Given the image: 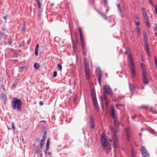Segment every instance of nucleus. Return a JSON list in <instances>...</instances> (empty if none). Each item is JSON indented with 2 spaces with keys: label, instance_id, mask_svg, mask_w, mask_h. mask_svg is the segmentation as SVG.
<instances>
[{
  "label": "nucleus",
  "instance_id": "nucleus-1",
  "mask_svg": "<svg viewBox=\"0 0 157 157\" xmlns=\"http://www.w3.org/2000/svg\"><path fill=\"white\" fill-rule=\"evenodd\" d=\"M11 105L13 110H16L17 111H21L22 109V103L20 99L14 98L11 102Z\"/></svg>",
  "mask_w": 157,
  "mask_h": 157
},
{
  "label": "nucleus",
  "instance_id": "nucleus-2",
  "mask_svg": "<svg viewBox=\"0 0 157 157\" xmlns=\"http://www.w3.org/2000/svg\"><path fill=\"white\" fill-rule=\"evenodd\" d=\"M101 142L102 146L106 152L109 151L111 150L110 145L108 144L107 139L105 136H103V135H102Z\"/></svg>",
  "mask_w": 157,
  "mask_h": 157
},
{
  "label": "nucleus",
  "instance_id": "nucleus-3",
  "mask_svg": "<svg viewBox=\"0 0 157 157\" xmlns=\"http://www.w3.org/2000/svg\"><path fill=\"white\" fill-rule=\"evenodd\" d=\"M109 128L113 132V135L112 136V137L113 140V143L114 146V148H117V132H117L116 131V128L114 129V128L112 126H111Z\"/></svg>",
  "mask_w": 157,
  "mask_h": 157
},
{
  "label": "nucleus",
  "instance_id": "nucleus-4",
  "mask_svg": "<svg viewBox=\"0 0 157 157\" xmlns=\"http://www.w3.org/2000/svg\"><path fill=\"white\" fill-rule=\"evenodd\" d=\"M103 90L105 94L109 95L111 97L113 95V91L109 86L106 85L104 86Z\"/></svg>",
  "mask_w": 157,
  "mask_h": 157
},
{
  "label": "nucleus",
  "instance_id": "nucleus-5",
  "mask_svg": "<svg viewBox=\"0 0 157 157\" xmlns=\"http://www.w3.org/2000/svg\"><path fill=\"white\" fill-rule=\"evenodd\" d=\"M91 94L95 109L96 110H98V105L97 101L96 94L94 92L92 91H91Z\"/></svg>",
  "mask_w": 157,
  "mask_h": 157
},
{
  "label": "nucleus",
  "instance_id": "nucleus-6",
  "mask_svg": "<svg viewBox=\"0 0 157 157\" xmlns=\"http://www.w3.org/2000/svg\"><path fill=\"white\" fill-rule=\"evenodd\" d=\"M79 31L80 33V40L81 41V43L82 47V50L83 52L85 48V45L84 43V40L83 38V36L82 29L81 28H79Z\"/></svg>",
  "mask_w": 157,
  "mask_h": 157
},
{
  "label": "nucleus",
  "instance_id": "nucleus-7",
  "mask_svg": "<svg viewBox=\"0 0 157 157\" xmlns=\"http://www.w3.org/2000/svg\"><path fill=\"white\" fill-rule=\"evenodd\" d=\"M140 150L142 152L143 157H149V153L144 146H142Z\"/></svg>",
  "mask_w": 157,
  "mask_h": 157
},
{
  "label": "nucleus",
  "instance_id": "nucleus-8",
  "mask_svg": "<svg viewBox=\"0 0 157 157\" xmlns=\"http://www.w3.org/2000/svg\"><path fill=\"white\" fill-rule=\"evenodd\" d=\"M96 71L98 72L97 74V77L98 78V81L99 84L101 82V70L99 67H98L96 69Z\"/></svg>",
  "mask_w": 157,
  "mask_h": 157
},
{
  "label": "nucleus",
  "instance_id": "nucleus-9",
  "mask_svg": "<svg viewBox=\"0 0 157 157\" xmlns=\"http://www.w3.org/2000/svg\"><path fill=\"white\" fill-rule=\"evenodd\" d=\"M110 113L111 114V116L113 119L117 118V116L115 114V109L112 105L111 106Z\"/></svg>",
  "mask_w": 157,
  "mask_h": 157
},
{
  "label": "nucleus",
  "instance_id": "nucleus-10",
  "mask_svg": "<svg viewBox=\"0 0 157 157\" xmlns=\"http://www.w3.org/2000/svg\"><path fill=\"white\" fill-rule=\"evenodd\" d=\"M125 131L126 133V139L128 141H129L130 138V131L129 127L128 126H127L125 128Z\"/></svg>",
  "mask_w": 157,
  "mask_h": 157
},
{
  "label": "nucleus",
  "instance_id": "nucleus-11",
  "mask_svg": "<svg viewBox=\"0 0 157 157\" xmlns=\"http://www.w3.org/2000/svg\"><path fill=\"white\" fill-rule=\"evenodd\" d=\"M128 58H129V61L130 64L131 66L130 68H135V66L134 64V62L133 61V59L130 54H129L128 55Z\"/></svg>",
  "mask_w": 157,
  "mask_h": 157
},
{
  "label": "nucleus",
  "instance_id": "nucleus-12",
  "mask_svg": "<svg viewBox=\"0 0 157 157\" xmlns=\"http://www.w3.org/2000/svg\"><path fill=\"white\" fill-rule=\"evenodd\" d=\"M143 82L144 84L147 85L148 84L149 81L147 78V73L142 74Z\"/></svg>",
  "mask_w": 157,
  "mask_h": 157
},
{
  "label": "nucleus",
  "instance_id": "nucleus-13",
  "mask_svg": "<svg viewBox=\"0 0 157 157\" xmlns=\"http://www.w3.org/2000/svg\"><path fill=\"white\" fill-rule=\"evenodd\" d=\"M118 120L117 118L114 119L113 123L116 128V130L117 132H118V127L119 126V124L117 122Z\"/></svg>",
  "mask_w": 157,
  "mask_h": 157
},
{
  "label": "nucleus",
  "instance_id": "nucleus-14",
  "mask_svg": "<svg viewBox=\"0 0 157 157\" xmlns=\"http://www.w3.org/2000/svg\"><path fill=\"white\" fill-rule=\"evenodd\" d=\"M85 73L86 74V79L89 80L90 77V71L89 68H85Z\"/></svg>",
  "mask_w": 157,
  "mask_h": 157
},
{
  "label": "nucleus",
  "instance_id": "nucleus-15",
  "mask_svg": "<svg viewBox=\"0 0 157 157\" xmlns=\"http://www.w3.org/2000/svg\"><path fill=\"white\" fill-rule=\"evenodd\" d=\"M135 69V68H130L131 73L133 78H135L136 75V73Z\"/></svg>",
  "mask_w": 157,
  "mask_h": 157
},
{
  "label": "nucleus",
  "instance_id": "nucleus-16",
  "mask_svg": "<svg viewBox=\"0 0 157 157\" xmlns=\"http://www.w3.org/2000/svg\"><path fill=\"white\" fill-rule=\"evenodd\" d=\"M140 66L142 70V74L146 73L145 65L143 63H140Z\"/></svg>",
  "mask_w": 157,
  "mask_h": 157
},
{
  "label": "nucleus",
  "instance_id": "nucleus-17",
  "mask_svg": "<svg viewBox=\"0 0 157 157\" xmlns=\"http://www.w3.org/2000/svg\"><path fill=\"white\" fill-rule=\"evenodd\" d=\"M143 15L144 17V18L146 20H148V17L146 11L144 10V8H142Z\"/></svg>",
  "mask_w": 157,
  "mask_h": 157
},
{
  "label": "nucleus",
  "instance_id": "nucleus-18",
  "mask_svg": "<svg viewBox=\"0 0 157 157\" xmlns=\"http://www.w3.org/2000/svg\"><path fill=\"white\" fill-rule=\"evenodd\" d=\"M90 126L91 129H93L94 128V119L93 117H91L90 118Z\"/></svg>",
  "mask_w": 157,
  "mask_h": 157
},
{
  "label": "nucleus",
  "instance_id": "nucleus-19",
  "mask_svg": "<svg viewBox=\"0 0 157 157\" xmlns=\"http://www.w3.org/2000/svg\"><path fill=\"white\" fill-rule=\"evenodd\" d=\"M103 5L105 7H107V9L106 10V12H107L109 11V8L108 6V3L107 0H104Z\"/></svg>",
  "mask_w": 157,
  "mask_h": 157
},
{
  "label": "nucleus",
  "instance_id": "nucleus-20",
  "mask_svg": "<svg viewBox=\"0 0 157 157\" xmlns=\"http://www.w3.org/2000/svg\"><path fill=\"white\" fill-rule=\"evenodd\" d=\"M129 88L130 91L132 93L134 92V90L135 89V87L132 84L129 83Z\"/></svg>",
  "mask_w": 157,
  "mask_h": 157
},
{
  "label": "nucleus",
  "instance_id": "nucleus-21",
  "mask_svg": "<svg viewBox=\"0 0 157 157\" xmlns=\"http://www.w3.org/2000/svg\"><path fill=\"white\" fill-rule=\"evenodd\" d=\"M1 97L3 100L5 104L6 102V101L7 100L5 94H3L1 95Z\"/></svg>",
  "mask_w": 157,
  "mask_h": 157
},
{
  "label": "nucleus",
  "instance_id": "nucleus-22",
  "mask_svg": "<svg viewBox=\"0 0 157 157\" xmlns=\"http://www.w3.org/2000/svg\"><path fill=\"white\" fill-rule=\"evenodd\" d=\"M40 64L37 63H35L34 65V67L36 70H37L40 67Z\"/></svg>",
  "mask_w": 157,
  "mask_h": 157
},
{
  "label": "nucleus",
  "instance_id": "nucleus-23",
  "mask_svg": "<svg viewBox=\"0 0 157 157\" xmlns=\"http://www.w3.org/2000/svg\"><path fill=\"white\" fill-rule=\"evenodd\" d=\"M99 13L104 19L107 20V17L106 16L105 14L101 13V12Z\"/></svg>",
  "mask_w": 157,
  "mask_h": 157
},
{
  "label": "nucleus",
  "instance_id": "nucleus-24",
  "mask_svg": "<svg viewBox=\"0 0 157 157\" xmlns=\"http://www.w3.org/2000/svg\"><path fill=\"white\" fill-rule=\"evenodd\" d=\"M84 61L85 62V67H88L89 66L87 62V59L86 58H85L84 59Z\"/></svg>",
  "mask_w": 157,
  "mask_h": 157
},
{
  "label": "nucleus",
  "instance_id": "nucleus-25",
  "mask_svg": "<svg viewBox=\"0 0 157 157\" xmlns=\"http://www.w3.org/2000/svg\"><path fill=\"white\" fill-rule=\"evenodd\" d=\"M117 9H118V11H120L121 13H122V10L121 9L120 3L117 5Z\"/></svg>",
  "mask_w": 157,
  "mask_h": 157
},
{
  "label": "nucleus",
  "instance_id": "nucleus-26",
  "mask_svg": "<svg viewBox=\"0 0 157 157\" xmlns=\"http://www.w3.org/2000/svg\"><path fill=\"white\" fill-rule=\"evenodd\" d=\"M145 22L146 26L149 28H150L151 27V25H150L149 22L148 21V20H146Z\"/></svg>",
  "mask_w": 157,
  "mask_h": 157
},
{
  "label": "nucleus",
  "instance_id": "nucleus-27",
  "mask_svg": "<svg viewBox=\"0 0 157 157\" xmlns=\"http://www.w3.org/2000/svg\"><path fill=\"white\" fill-rule=\"evenodd\" d=\"M131 155L132 157H136L134 149L132 148L131 149Z\"/></svg>",
  "mask_w": 157,
  "mask_h": 157
},
{
  "label": "nucleus",
  "instance_id": "nucleus-28",
  "mask_svg": "<svg viewBox=\"0 0 157 157\" xmlns=\"http://www.w3.org/2000/svg\"><path fill=\"white\" fill-rule=\"evenodd\" d=\"M100 99H101L100 104H101V106L102 107L103 106V97L102 96L100 97Z\"/></svg>",
  "mask_w": 157,
  "mask_h": 157
},
{
  "label": "nucleus",
  "instance_id": "nucleus-29",
  "mask_svg": "<svg viewBox=\"0 0 157 157\" xmlns=\"http://www.w3.org/2000/svg\"><path fill=\"white\" fill-rule=\"evenodd\" d=\"M136 30L137 31V33L139 35H140V29L139 28V27H136Z\"/></svg>",
  "mask_w": 157,
  "mask_h": 157
},
{
  "label": "nucleus",
  "instance_id": "nucleus-30",
  "mask_svg": "<svg viewBox=\"0 0 157 157\" xmlns=\"http://www.w3.org/2000/svg\"><path fill=\"white\" fill-rule=\"evenodd\" d=\"M44 141H45V140H41V141L40 142V147H42L43 146V145H44Z\"/></svg>",
  "mask_w": 157,
  "mask_h": 157
},
{
  "label": "nucleus",
  "instance_id": "nucleus-31",
  "mask_svg": "<svg viewBox=\"0 0 157 157\" xmlns=\"http://www.w3.org/2000/svg\"><path fill=\"white\" fill-rule=\"evenodd\" d=\"M78 97L77 96L76 94H75L74 95V101L75 102H76L77 100Z\"/></svg>",
  "mask_w": 157,
  "mask_h": 157
},
{
  "label": "nucleus",
  "instance_id": "nucleus-32",
  "mask_svg": "<svg viewBox=\"0 0 157 157\" xmlns=\"http://www.w3.org/2000/svg\"><path fill=\"white\" fill-rule=\"evenodd\" d=\"M144 42H147L148 41V40L147 38V35L146 34H144Z\"/></svg>",
  "mask_w": 157,
  "mask_h": 157
},
{
  "label": "nucleus",
  "instance_id": "nucleus-33",
  "mask_svg": "<svg viewBox=\"0 0 157 157\" xmlns=\"http://www.w3.org/2000/svg\"><path fill=\"white\" fill-rule=\"evenodd\" d=\"M36 2L37 3L38 8H40V7H41V4L40 3V2L39 0H36Z\"/></svg>",
  "mask_w": 157,
  "mask_h": 157
},
{
  "label": "nucleus",
  "instance_id": "nucleus-34",
  "mask_svg": "<svg viewBox=\"0 0 157 157\" xmlns=\"http://www.w3.org/2000/svg\"><path fill=\"white\" fill-rule=\"evenodd\" d=\"M46 147V149L45 151L48 150L49 147V144H48V143H47Z\"/></svg>",
  "mask_w": 157,
  "mask_h": 157
},
{
  "label": "nucleus",
  "instance_id": "nucleus-35",
  "mask_svg": "<svg viewBox=\"0 0 157 157\" xmlns=\"http://www.w3.org/2000/svg\"><path fill=\"white\" fill-rule=\"evenodd\" d=\"M57 67L59 68V69L60 71H61L62 69V66L61 65V64H60V63H59V64H58L57 65Z\"/></svg>",
  "mask_w": 157,
  "mask_h": 157
},
{
  "label": "nucleus",
  "instance_id": "nucleus-36",
  "mask_svg": "<svg viewBox=\"0 0 157 157\" xmlns=\"http://www.w3.org/2000/svg\"><path fill=\"white\" fill-rule=\"evenodd\" d=\"M145 42V47L146 48H149L148 42Z\"/></svg>",
  "mask_w": 157,
  "mask_h": 157
},
{
  "label": "nucleus",
  "instance_id": "nucleus-37",
  "mask_svg": "<svg viewBox=\"0 0 157 157\" xmlns=\"http://www.w3.org/2000/svg\"><path fill=\"white\" fill-rule=\"evenodd\" d=\"M46 136H47L46 132H44V135L43 136V140H44L46 138Z\"/></svg>",
  "mask_w": 157,
  "mask_h": 157
},
{
  "label": "nucleus",
  "instance_id": "nucleus-38",
  "mask_svg": "<svg viewBox=\"0 0 157 157\" xmlns=\"http://www.w3.org/2000/svg\"><path fill=\"white\" fill-rule=\"evenodd\" d=\"M40 150L38 148H37L35 151V152L37 154L40 152Z\"/></svg>",
  "mask_w": 157,
  "mask_h": 157
},
{
  "label": "nucleus",
  "instance_id": "nucleus-39",
  "mask_svg": "<svg viewBox=\"0 0 157 157\" xmlns=\"http://www.w3.org/2000/svg\"><path fill=\"white\" fill-rule=\"evenodd\" d=\"M57 75V72L56 71H55L53 72V76L54 77H56Z\"/></svg>",
  "mask_w": 157,
  "mask_h": 157
},
{
  "label": "nucleus",
  "instance_id": "nucleus-40",
  "mask_svg": "<svg viewBox=\"0 0 157 157\" xmlns=\"http://www.w3.org/2000/svg\"><path fill=\"white\" fill-rule=\"evenodd\" d=\"M105 105L106 106V108H107L108 106V101H105Z\"/></svg>",
  "mask_w": 157,
  "mask_h": 157
},
{
  "label": "nucleus",
  "instance_id": "nucleus-41",
  "mask_svg": "<svg viewBox=\"0 0 157 157\" xmlns=\"http://www.w3.org/2000/svg\"><path fill=\"white\" fill-rule=\"evenodd\" d=\"M1 29L2 31H4L6 29V27H5V25H3Z\"/></svg>",
  "mask_w": 157,
  "mask_h": 157
},
{
  "label": "nucleus",
  "instance_id": "nucleus-42",
  "mask_svg": "<svg viewBox=\"0 0 157 157\" xmlns=\"http://www.w3.org/2000/svg\"><path fill=\"white\" fill-rule=\"evenodd\" d=\"M12 128L13 130H15L16 128L15 126L14 125V122H13L12 124Z\"/></svg>",
  "mask_w": 157,
  "mask_h": 157
},
{
  "label": "nucleus",
  "instance_id": "nucleus-43",
  "mask_svg": "<svg viewBox=\"0 0 157 157\" xmlns=\"http://www.w3.org/2000/svg\"><path fill=\"white\" fill-rule=\"evenodd\" d=\"M154 59H155V64L156 65H157V58L156 57H155H155Z\"/></svg>",
  "mask_w": 157,
  "mask_h": 157
},
{
  "label": "nucleus",
  "instance_id": "nucleus-44",
  "mask_svg": "<svg viewBox=\"0 0 157 157\" xmlns=\"http://www.w3.org/2000/svg\"><path fill=\"white\" fill-rule=\"evenodd\" d=\"M39 47V45L38 44H37L35 48V50H38Z\"/></svg>",
  "mask_w": 157,
  "mask_h": 157
},
{
  "label": "nucleus",
  "instance_id": "nucleus-45",
  "mask_svg": "<svg viewBox=\"0 0 157 157\" xmlns=\"http://www.w3.org/2000/svg\"><path fill=\"white\" fill-rule=\"evenodd\" d=\"M17 82H15V83L13 84L12 87H15L16 85H17Z\"/></svg>",
  "mask_w": 157,
  "mask_h": 157
},
{
  "label": "nucleus",
  "instance_id": "nucleus-46",
  "mask_svg": "<svg viewBox=\"0 0 157 157\" xmlns=\"http://www.w3.org/2000/svg\"><path fill=\"white\" fill-rule=\"evenodd\" d=\"M35 54L36 56L38 55V50H35Z\"/></svg>",
  "mask_w": 157,
  "mask_h": 157
},
{
  "label": "nucleus",
  "instance_id": "nucleus-47",
  "mask_svg": "<svg viewBox=\"0 0 157 157\" xmlns=\"http://www.w3.org/2000/svg\"><path fill=\"white\" fill-rule=\"evenodd\" d=\"M140 108L141 109H142V108L146 109L147 108V107L145 106L142 105V106H140Z\"/></svg>",
  "mask_w": 157,
  "mask_h": 157
},
{
  "label": "nucleus",
  "instance_id": "nucleus-48",
  "mask_svg": "<svg viewBox=\"0 0 157 157\" xmlns=\"http://www.w3.org/2000/svg\"><path fill=\"white\" fill-rule=\"evenodd\" d=\"M136 24L137 26V27H139L140 26V23L139 22H136Z\"/></svg>",
  "mask_w": 157,
  "mask_h": 157
},
{
  "label": "nucleus",
  "instance_id": "nucleus-49",
  "mask_svg": "<svg viewBox=\"0 0 157 157\" xmlns=\"http://www.w3.org/2000/svg\"><path fill=\"white\" fill-rule=\"evenodd\" d=\"M12 41H11L10 40H9L8 41V43L10 45L12 46Z\"/></svg>",
  "mask_w": 157,
  "mask_h": 157
},
{
  "label": "nucleus",
  "instance_id": "nucleus-50",
  "mask_svg": "<svg viewBox=\"0 0 157 157\" xmlns=\"http://www.w3.org/2000/svg\"><path fill=\"white\" fill-rule=\"evenodd\" d=\"M154 29L156 32H157V26L155 24V26L154 28Z\"/></svg>",
  "mask_w": 157,
  "mask_h": 157
},
{
  "label": "nucleus",
  "instance_id": "nucleus-51",
  "mask_svg": "<svg viewBox=\"0 0 157 157\" xmlns=\"http://www.w3.org/2000/svg\"><path fill=\"white\" fill-rule=\"evenodd\" d=\"M146 52H147V54H150V50L149 49V48H146Z\"/></svg>",
  "mask_w": 157,
  "mask_h": 157
},
{
  "label": "nucleus",
  "instance_id": "nucleus-52",
  "mask_svg": "<svg viewBox=\"0 0 157 157\" xmlns=\"http://www.w3.org/2000/svg\"><path fill=\"white\" fill-rule=\"evenodd\" d=\"M22 30L23 31H25V25H23V27L22 28Z\"/></svg>",
  "mask_w": 157,
  "mask_h": 157
},
{
  "label": "nucleus",
  "instance_id": "nucleus-53",
  "mask_svg": "<svg viewBox=\"0 0 157 157\" xmlns=\"http://www.w3.org/2000/svg\"><path fill=\"white\" fill-rule=\"evenodd\" d=\"M155 13L157 14V8L156 6H155Z\"/></svg>",
  "mask_w": 157,
  "mask_h": 157
},
{
  "label": "nucleus",
  "instance_id": "nucleus-54",
  "mask_svg": "<svg viewBox=\"0 0 157 157\" xmlns=\"http://www.w3.org/2000/svg\"><path fill=\"white\" fill-rule=\"evenodd\" d=\"M122 106V105H121V104H117L116 105V107H117V108L118 109H119V108H118V107H117V106Z\"/></svg>",
  "mask_w": 157,
  "mask_h": 157
},
{
  "label": "nucleus",
  "instance_id": "nucleus-55",
  "mask_svg": "<svg viewBox=\"0 0 157 157\" xmlns=\"http://www.w3.org/2000/svg\"><path fill=\"white\" fill-rule=\"evenodd\" d=\"M1 36H6V35H5V34L4 33H1Z\"/></svg>",
  "mask_w": 157,
  "mask_h": 157
},
{
  "label": "nucleus",
  "instance_id": "nucleus-56",
  "mask_svg": "<svg viewBox=\"0 0 157 157\" xmlns=\"http://www.w3.org/2000/svg\"><path fill=\"white\" fill-rule=\"evenodd\" d=\"M39 104L40 105H42L44 104V103L42 101H41L40 102Z\"/></svg>",
  "mask_w": 157,
  "mask_h": 157
},
{
  "label": "nucleus",
  "instance_id": "nucleus-57",
  "mask_svg": "<svg viewBox=\"0 0 157 157\" xmlns=\"http://www.w3.org/2000/svg\"><path fill=\"white\" fill-rule=\"evenodd\" d=\"M136 115H135L134 116L132 117V119L134 120V119L136 117Z\"/></svg>",
  "mask_w": 157,
  "mask_h": 157
},
{
  "label": "nucleus",
  "instance_id": "nucleus-58",
  "mask_svg": "<svg viewBox=\"0 0 157 157\" xmlns=\"http://www.w3.org/2000/svg\"><path fill=\"white\" fill-rule=\"evenodd\" d=\"M7 15H6V16H3V18L5 20H6V18H7Z\"/></svg>",
  "mask_w": 157,
  "mask_h": 157
},
{
  "label": "nucleus",
  "instance_id": "nucleus-59",
  "mask_svg": "<svg viewBox=\"0 0 157 157\" xmlns=\"http://www.w3.org/2000/svg\"><path fill=\"white\" fill-rule=\"evenodd\" d=\"M150 3L152 6H155L154 4L151 1H150Z\"/></svg>",
  "mask_w": 157,
  "mask_h": 157
},
{
  "label": "nucleus",
  "instance_id": "nucleus-60",
  "mask_svg": "<svg viewBox=\"0 0 157 157\" xmlns=\"http://www.w3.org/2000/svg\"><path fill=\"white\" fill-rule=\"evenodd\" d=\"M107 94H104V98H105V97H107V95H106Z\"/></svg>",
  "mask_w": 157,
  "mask_h": 157
},
{
  "label": "nucleus",
  "instance_id": "nucleus-61",
  "mask_svg": "<svg viewBox=\"0 0 157 157\" xmlns=\"http://www.w3.org/2000/svg\"><path fill=\"white\" fill-rule=\"evenodd\" d=\"M50 143V142L49 141V139H48L47 140V143L48 144H49V143Z\"/></svg>",
  "mask_w": 157,
  "mask_h": 157
},
{
  "label": "nucleus",
  "instance_id": "nucleus-62",
  "mask_svg": "<svg viewBox=\"0 0 157 157\" xmlns=\"http://www.w3.org/2000/svg\"><path fill=\"white\" fill-rule=\"evenodd\" d=\"M48 155H51V153L50 152H48Z\"/></svg>",
  "mask_w": 157,
  "mask_h": 157
},
{
  "label": "nucleus",
  "instance_id": "nucleus-63",
  "mask_svg": "<svg viewBox=\"0 0 157 157\" xmlns=\"http://www.w3.org/2000/svg\"><path fill=\"white\" fill-rule=\"evenodd\" d=\"M104 98V100L105 101H108L107 100V97H105V98Z\"/></svg>",
  "mask_w": 157,
  "mask_h": 157
},
{
  "label": "nucleus",
  "instance_id": "nucleus-64",
  "mask_svg": "<svg viewBox=\"0 0 157 157\" xmlns=\"http://www.w3.org/2000/svg\"><path fill=\"white\" fill-rule=\"evenodd\" d=\"M69 93L71 94L72 93V91L71 90H70L69 91Z\"/></svg>",
  "mask_w": 157,
  "mask_h": 157
}]
</instances>
